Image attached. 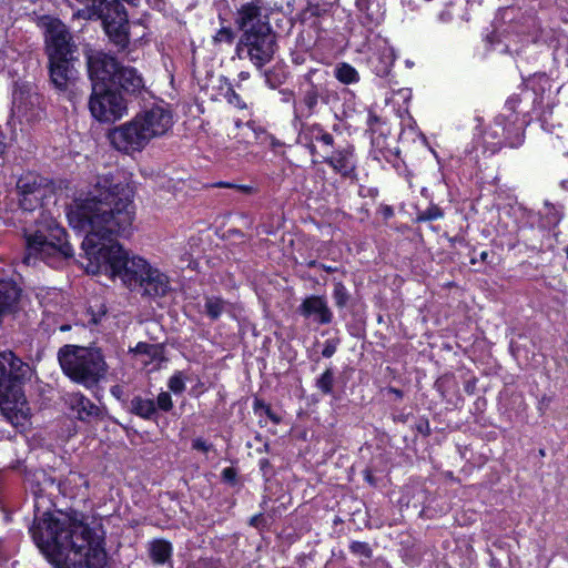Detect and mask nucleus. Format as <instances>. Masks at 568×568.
I'll use <instances>...</instances> for the list:
<instances>
[{
  "instance_id": "nucleus-30",
  "label": "nucleus",
  "mask_w": 568,
  "mask_h": 568,
  "mask_svg": "<svg viewBox=\"0 0 568 568\" xmlns=\"http://www.w3.org/2000/svg\"><path fill=\"white\" fill-rule=\"evenodd\" d=\"M333 297L338 307H344L346 305L348 301V292L341 282L335 283Z\"/></svg>"
},
{
  "instance_id": "nucleus-15",
  "label": "nucleus",
  "mask_w": 568,
  "mask_h": 568,
  "mask_svg": "<svg viewBox=\"0 0 568 568\" xmlns=\"http://www.w3.org/2000/svg\"><path fill=\"white\" fill-rule=\"evenodd\" d=\"M395 59L394 49L385 40H381L376 44L368 63L376 75L387 77L390 73Z\"/></svg>"
},
{
  "instance_id": "nucleus-34",
  "label": "nucleus",
  "mask_w": 568,
  "mask_h": 568,
  "mask_svg": "<svg viewBox=\"0 0 568 568\" xmlns=\"http://www.w3.org/2000/svg\"><path fill=\"white\" fill-rule=\"evenodd\" d=\"M156 406L161 410H164V412L170 410L173 406L171 395L168 392H161L156 398Z\"/></svg>"
},
{
  "instance_id": "nucleus-41",
  "label": "nucleus",
  "mask_w": 568,
  "mask_h": 568,
  "mask_svg": "<svg viewBox=\"0 0 568 568\" xmlns=\"http://www.w3.org/2000/svg\"><path fill=\"white\" fill-rule=\"evenodd\" d=\"M6 150V142H4V136L2 134H0V154H2Z\"/></svg>"
},
{
  "instance_id": "nucleus-16",
  "label": "nucleus",
  "mask_w": 568,
  "mask_h": 568,
  "mask_svg": "<svg viewBox=\"0 0 568 568\" xmlns=\"http://www.w3.org/2000/svg\"><path fill=\"white\" fill-rule=\"evenodd\" d=\"M136 364L152 372L159 369L163 362L162 348L159 345L139 343L133 349Z\"/></svg>"
},
{
  "instance_id": "nucleus-6",
  "label": "nucleus",
  "mask_w": 568,
  "mask_h": 568,
  "mask_svg": "<svg viewBox=\"0 0 568 568\" xmlns=\"http://www.w3.org/2000/svg\"><path fill=\"white\" fill-rule=\"evenodd\" d=\"M58 358L63 373L87 387L97 384L106 369L101 352L95 348L65 345Z\"/></svg>"
},
{
  "instance_id": "nucleus-17",
  "label": "nucleus",
  "mask_w": 568,
  "mask_h": 568,
  "mask_svg": "<svg viewBox=\"0 0 568 568\" xmlns=\"http://www.w3.org/2000/svg\"><path fill=\"white\" fill-rule=\"evenodd\" d=\"M65 403L81 420H87L99 415L98 406L80 393L68 394Z\"/></svg>"
},
{
  "instance_id": "nucleus-18",
  "label": "nucleus",
  "mask_w": 568,
  "mask_h": 568,
  "mask_svg": "<svg viewBox=\"0 0 568 568\" xmlns=\"http://www.w3.org/2000/svg\"><path fill=\"white\" fill-rule=\"evenodd\" d=\"M301 312L304 316L314 315L321 324H328L332 321V312L326 301L321 296H310L304 300Z\"/></svg>"
},
{
  "instance_id": "nucleus-31",
  "label": "nucleus",
  "mask_w": 568,
  "mask_h": 568,
  "mask_svg": "<svg viewBox=\"0 0 568 568\" xmlns=\"http://www.w3.org/2000/svg\"><path fill=\"white\" fill-rule=\"evenodd\" d=\"M168 387L174 394H181L185 389V382L181 372H176L173 376L170 377Z\"/></svg>"
},
{
  "instance_id": "nucleus-5",
  "label": "nucleus",
  "mask_w": 568,
  "mask_h": 568,
  "mask_svg": "<svg viewBox=\"0 0 568 568\" xmlns=\"http://www.w3.org/2000/svg\"><path fill=\"white\" fill-rule=\"evenodd\" d=\"M72 254L73 250L65 239V231L54 220H50L27 235V254L23 263L32 264L37 260H42L57 267Z\"/></svg>"
},
{
  "instance_id": "nucleus-39",
  "label": "nucleus",
  "mask_w": 568,
  "mask_h": 568,
  "mask_svg": "<svg viewBox=\"0 0 568 568\" xmlns=\"http://www.w3.org/2000/svg\"><path fill=\"white\" fill-rule=\"evenodd\" d=\"M223 478L226 480H233L235 478V471L233 468H225L222 471Z\"/></svg>"
},
{
  "instance_id": "nucleus-1",
  "label": "nucleus",
  "mask_w": 568,
  "mask_h": 568,
  "mask_svg": "<svg viewBox=\"0 0 568 568\" xmlns=\"http://www.w3.org/2000/svg\"><path fill=\"white\" fill-rule=\"evenodd\" d=\"M134 187L126 180L97 176L67 207L69 225L84 234L83 266L89 274L120 278L129 288L141 287L146 295L163 296L169 277L141 256L132 255L116 241L129 233L134 215Z\"/></svg>"
},
{
  "instance_id": "nucleus-2",
  "label": "nucleus",
  "mask_w": 568,
  "mask_h": 568,
  "mask_svg": "<svg viewBox=\"0 0 568 568\" xmlns=\"http://www.w3.org/2000/svg\"><path fill=\"white\" fill-rule=\"evenodd\" d=\"M45 503L36 496L30 532L38 548L59 568H105L103 537L78 515L42 510Z\"/></svg>"
},
{
  "instance_id": "nucleus-25",
  "label": "nucleus",
  "mask_w": 568,
  "mask_h": 568,
  "mask_svg": "<svg viewBox=\"0 0 568 568\" xmlns=\"http://www.w3.org/2000/svg\"><path fill=\"white\" fill-rule=\"evenodd\" d=\"M131 407L134 414L144 419L153 418L156 412L155 403L149 398L135 397L131 402Z\"/></svg>"
},
{
  "instance_id": "nucleus-14",
  "label": "nucleus",
  "mask_w": 568,
  "mask_h": 568,
  "mask_svg": "<svg viewBox=\"0 0 568 568\" xmlns=\"http://www.w3.org/2000/svg\"><path fill=\"white\" fill-rule=\"evenodd\" d=\"M120 65L116 60L103 52H91L88 54V72L94 87L112 88Z\"/></svg>"
},
{
  "instance_id": "nucleus-24",
  "label": "nucleus",
  "mask_w": 568,
  "mask_h": 568,
  "mask_svg": "<svg viewBox=\"0 0 568 568\" xmlns=\"http://www.w3.org/2000/svg\"><path fill=\"white\" fill-rule=\"evenodd\" d=\"M334 75L343 84H354L359 81V73L357 70L346 62H339L336 64L334 68Z\"/></svg>"
},
{
  "instance_id": "nucleus-13",
  "label": "nucleus",
  "mask_w": 568,
  "mask_h": 568,
  "mask_svg": "<svg viewBox=\"0 0 568 568\" xmlns=\"http://www.w3.org/2000/svg\"><path fill=\"white\" fill-rule=\"evenodd\" d=\"M134 118L151 141L165 135L174 123L172 111L163 104L145 108Z\"/></svg>"
},
{
  "instance_id": "nucleus-3",
  "label": "nucleus",
  "mask_w": 568,
  "mask_h": 568,
  "mask_svg": "<svg viewBox=\"0 0 568 568\" xmlns=\"http://www.w3.org/2000/svg\"><path fill=\"white\" fill-rule=\"evenodd\" d=\"M32 369L12 352L0 353V413L19 432L31 425L32 412L22 389Z\"/></svg>"
},
{
  "instance_id": "nucleus-42",
  "label": "nucleus",
  "mask_w": 568,
  "mask_h": 568,
  "mask_svg": "<svg viewBox=\"0 0 568 568\" xmlns=\"http://www.w3.org/2000/svg\"><path fill=\"white\" fill-rule=\"evenodd\" d=\"M352 548H353V549H357V548L366 549V547H365L364 545H362V544H354V545L352 546Z\"/></svg>"
},
{
  "instance_id": "nucleus-20",
  "label": "nucleus",
  "mask_w": 568,
  "mask_h": 568,
  "mask_svg": "<svg viewBox=\"0 0 568 568\" xmlns=\"http://www.w3.org/2000/svg\"><path fill=\"white\" fill-rule=\"evenodd\" d=\"M327 162L344 176H351L355 170V158L352 148L336 151Z\"/></svg>"
},
{
  "instance_id": "nucleus-19",
  "label": "nucleus",
  "mask_w": 568,
  "mask_h": 568,
  "mask_svg": "<svg viewBox=\"0 0 568 568\" xmlns=\"http://www.w3.org/2000/svg\"><path fill=\"white\" fill-rule=\"evenodd\" d=\"M115 84H119L126 92L135 93L144 88V80L136 69L120 67Z\"/></svg>"
},
{
  "instance_id": "nucleus-12",
  "label": "nucleus",
  "mask_w": 568,
  "mask_h": 568,
  "mask_svg": "<svg viewBox=\"0 0 568 568\" xmlns=\"http://www.w3.org/2000/svg\"><path fill=\"white\" fill-rule=\"evenodd\" d=\"M17 187L20 194V206L24 211H33L42 206L43 201L53 194V187L47 179L34 173L22 175L18 180Z\"/></svg>"
},
{
  "instance_id": "nucleus-9",
  "label": "nucleus",
  "mask_w": 568,
  "mask_h": 568,
  "mask_svg": "<svg viewBox=\"0 0 568 568\" xmlns=\"http://www.w3.org/2000/svg\"><path fill=\"white\" fill-rule=\"evenodd\" d=\"M275 36L266 24H252L241 37L236 47L240 59L247 57L254 65L262 68L274 54Z\"/></svg>"
},
{
  "instance_id": "nucleus-11",
  "label": "nucleus",
  "mask_w": 568,
  "mask_h": 568,
  "mask_svg": "<svg viewBox=\"0 0 568 568\" xmlns=\"http://www.w3.org/2000/svg\"><path fill=\"white\" fill-rule=\"evenodd\" d=\"M109 140L114 149L125 154L141 152L151 142L135 118L113 128Z\"/></svg>"
},
{
  "instance_id": "nucleus-37",
  "label": "nucleus",
  "mask_w": 568,
  "mask_h": 568,
  "mask_svg": "<svg viewBox=\"0 0 568 568\" xmlns=\"http://www.w3.org/2000/svg\"><path fill=\"white\" fill-rule=\"evenodd\" d=\"M316 139L326 145L333 144V136L329 133H322Z\"/></svg>"
},
{
  "instance_id": "nucleus-7",
  "label": "nucleus",
  "mask_w": 568,
  "mask_h": 568,
  "mask_svg": "<svg viewBox=\"0 0 568 568\" xmlns=\"http://www.w3.org/2000/svg\"><path fill=\"white\" fill-rule=\"evenodd\" d=\"M523 99L511 97L505 104V113L499 114L483 134L486 146L495 152L503 145L518 146L523 142V131L527 123L515 109Z\"/></svg>"
},
{
  "instance_id": "nucleus-26",
  "label": "nucleus",
  "mask_w": 568,
  "mask_h": 568,
  "mask_svg": "<svg viewBox=\"0 0 568 568\" xmlns=\"http://www.w3.org/2000/svg\"><path fill=\"white\" fill-rule=\"evenodd\" d=\"M38 101L37 95L27 94L22 90H17L13 93V112L18 116L27 115L28 105H33Z\"/></svg>"
},
{
  "instance_id": "nucleus-21",
  "label": "nucleus",
  "mask_w": 568,
  "mask_h": 568,
  "mask_svg": "<svg viewBox=\"0 0 568 568\" xmlns=\"http://www.w3.org/2000/svg\"><path fill=\"white\" fill-rule=\"evenodd\" d=\"M356 7L359 11V19L365 26L379 23L383 19L384 13L381 6L373 0H356Z\"/></svg>"
},
{
  "instance_id": "nucleus-23",
  "label": "nucleus",
  "mask_w": 568,
  "mask_h": 568,
  "mask_svg": "<svg viewBox=\"0 0 568 568\" xmlns=\"http://www.w3.org/2000/svg\"><path fill=\"white\" fill-rule=\"evenodd\" d=\"M81 487H87V480L79 473H70L60 484L61 491L70 497L78 495Z\"/></svg>"
},
{
  "instance_id": "nucleus-8",
  "label": "nucleus",
  "mask_w": 568,
  "mask_h": 568,
  "mask_svg": "<svg viewBox=\"0 0 568 568\" xmlns=\"http://www.w3.org/2000/svg\"><path fill=\"white\" fill-rule=\"evenodd\" d=\"M558 88L554 89V83L546 74H535L528 79L526 89L523 92L524 100H531L537 110H542V126L551 135L556 136L555 148H564L566 129L562 124H556L554 119H548L546 109H551L555 104V95Z\"/></svg>"
},
{
  "instance_id": "nucleus-35",
  "label": "nucleus",
  "mask_w": 568,
  "mask_h": 568,
  "mask_svg": "<svg viewBox=\"0 0 568 568\" xmlns=\"http://www.w3.org/2000/svg\"><path fill=\"white\" fill-rule=\"evenodd\" d=\"M302 103L306 106L308 111H312L313 108L317 104V93L314 90H308L305 93Z\"/></svg>"
},
{
  "instance_id": "nucleus-29",
  "label": "nucleus",
  "mask_w": 568,
  "mask_h": 568,
  "mask_svg": "<svg viewBox=\"0 0 568 568\" xmlns=\"http://www.w3.org/2000/svg\"><path fill=\"white\" fill-rule=\"evenodd\" d=\"M227 307V303L216 296L206 297L205 312L212 320L219 318Z\"/></svg>"
},
{
  "instance_id": "nucleus-22",
  "label": "nucleus",
  "mask_w": 568,
  "mask_h": 568,
  "mask_svg": "<svg viewBox=\"0 0 568 568\" xmlns=\"http://www.w3.org/2000/svg\"><path fill=\"white\" fill-rule=\"evenodd\" d=\"M337 0H307V7L302 11L303 21L312 17H320L326 13Z\"/></svg>"
},
{
  "instance_id": "nucleus-36",
  "label": "nucleus",
  "mask_w": 568,
  "mask_h": 568,
  "mask_svg": "<svg viewBox=\"0 0 568 568\" xmlns=\"http://www.w3.org/2000/svg\"><path fill=\"white\" fill-rule=\"evenodd\" d=\"M192 446L194 449L202 450L204 453L209 452L210 449V445L201 438L194 439Z\"/></svg>"
},
{
  "instance_id": "nucleus-4",
  "label": "nucleus",
  "mask_w": 568,
  "mask_h": 568,
  "mask_svg": "<svg viewBox=\"0 0 568 568\" xmlns=\"http://www.w3.org/2000/svg\"><path fill=\"white\" fill-rule=\"evenodd\" d=\"M39 24L45 32L50 79L59 91H70L78 80L71 37L65 26L55 18L44 16Z\"/></svg>"
},
{
  "instance_id": "nucleus-38",
  "label": "nucleus",
  "mask_w": 568,
  "mask_h": 568,
  "mask_svg": "<svg viewBox=\"0 0 568 568\" xmlns=\"http://www.w3.org/2000/svg\"><path fill=\"white\" fill-rule=\"evenodd\" d=\"M229 101L231 103L239 105L240 108H245V104L241 102L240 97L234 91H232V93L230 94Z\"/></svg>"
},
{
  "instance_id": "nucleus-27",
  "label": "nucleus",
  "mask_w": 568,
  "mask_h": 568,
  "mask_svg": "<svg viewBox=\"0 0 568 568\" xmlns=\"http://www.w3.org/2000/svg\"><path fill=\"white\" fill-rule=\"evenodd\" d=\"M260 16V8L255 3H246L241 7L237 16V24L241 29L248 27Z\"/></svg>"
},
{
  "instance_id": "nucleus-28",
  "label": "nucleus",
  "mask_w": 568,
  "mask_h": 568,
  "mask_svg": "<svg viewBox=\"0 0 568 568\" xmlns=\"http://www.w3.org/2000/svg\"><path fill=\"white\" fill-rule=\"evenodd\" d=\"M172 547L168 541L155 540L151 545V557L156 564L165 562L171 556Z\"/></svg>"
},
{
  "instance_id": "nucleus-33",
  "label": "nucleus",
  "mask_w": 568,
  "mask_h": 568,
  "mask_svg": "<svg viewBox=\"0 0 568 568\" xmlns=\"http://www.w3.org/2000/svg\"><path fill=\"white\" fill-rule=\"evenodd\" d=\"M233 39H234L233 31L226 27L221 28L213 38L215 43H227V44H231L233 42Z\"/></svg>"
},
{
  "instance_id": "nucleus-32",
  "label": "nucleus",
  "mask_w": 568,
  "mask_h": 568,
  "mask_svg": "<svg viewBox=\"0 0 568 568\" xmlns=\"http://www.w3.org/2000/svg\"><path fill=\"white\" fill-rule=\"evenodd\" d=\"M317 387L323 393H331L333 387V373L327 369L322 374V376L317 379Z\"/></svg>"
},
{
  "instance_id": "nucleus-43",
  "label": "nucleus",
  "mask_w": 568,
  "mask_h": 568,
  "mask_svg": "<svg viewBox=\"0 0 568 568\" xmlns=\"http://www.w3.org/2000/svg\"><path fill=\"white\" fill-rule=\"evenodd\" d=\"M406 64H407L408 67H412V65H413L409 61H406Z\"/></svg>"
},
{
  "instance_id": "nucleus-40",
  "label": "nucleus",
  "mask_w": 568,
  "mask_h": 568,
  "mask_svg": "<svg viewBox=\"0 0 568 568\" xmlns=\"http://www.w3.org/2000/svg\"><path fill=\"white\" fill-rule=\"evenodd\" d=\"M334 352H335V347L331 346V345H327L323 349L322 354H323L324 357H331L334 354Z\"/></svg>"
},
{
  "instance_id": "nucleus-10",
  "label": "nucleus",
  "mask_w": 568,
  "mask_h": 568,
  "mask_svg": "<svg viewBox=\"0 0 568 568\" xmlns=\"http://www.w3.org/2000/svg\"><path fill=\"white\" fill-rule=\"evenodd\" d=\"M89 109L95 120L104 123L115 122L128 113L126 101L112 88L94 87Z\"/></svg>"
}]
</instances>
